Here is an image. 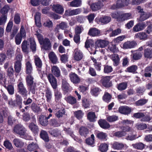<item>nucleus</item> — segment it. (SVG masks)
Masks as SVG:
<instances>
[{
  "instance_id": "f257e3e1",
  "label": "nucleus",
  "mask_w": 152,
  "mask_h": 152,
  "mask_svg": "<svg viewBox=\"0 0 152 152\" xmlns=\"http://www.w3.org/2000/svg\"><path fill=\"white\" fill-rule=\"evenodd\" d=\"M13 130L14 133L19 135L22 138L28 140H32V137L26 133V129L21 124L15 125L14 127Z\"/></svg>"
},
{
  "instance_id": "f03ea898",
  "label": "nucleus",
  "mask_w": 152,
  "mask_h": 152,
  "mask_svg": "<svg viewBox=\"0 0 152 152\" xmlns=\"http://www.w3.org/2000/svg\"><path fill=\"white\" fill-rule=\"evenodd\" d=\"M34 78L31 75H27L26 77V80L28 89L31 93L34 94L37 89L36 83L34 82Z\"/></svg>"
},
{
  "instance_id": "7ed1b4c3",
  "label": "nucleus",
  "mask_w": 152,
  "mask_h": 152,
  "mask_svg": "<svg viewBox=\"0 0 152 152\" xmlns=\"http://www.w3.org/2000/svg\"><path fill=\"white\" fill-rule=\"evenodd\" d=\"M111 78V76H102L99 82L104 87L109 88L113 86L112 82L110 80Z\"/></svg>"
},
{
  "instance_id": "20e7f679",
  "label": "nucleus",
  "mask_w": 152,
  "mask_h": 152,
  "mask_svg": "<svg viewBox=\"0 0 152 152\" xmlns=\"http://www.w3.org/2000/svg\"><path fill=\"white\" fill-rule=\"evenodd\" d=\"M17 90L18 92L21 95L23 98H26L28 96V91L24 86L23 83L20 81L17 85Z\"/></svg>"
},
{
  "instance_id": "39448f33",
  "label": "nucleus",
  "mask_w": 152,
  "mask_h": 152,
  "mask_svg": "<svg viewBox=\"0 0 152 152\" xmlns=\"http://www.w3.org/2000/svg\"><path fill=\"white\" fill-rule=\"evenodd\" d=\"M42 45V49L45 50H48L50 49L51 45L49 39L47 38H45L39 43Z\"/></svg>"
},
{
  "instance_id": "423d86ee",
  "label": "nucleus",
  "mask_w": 152,
  "mask_h": 152,
  "mask_svg": "<svg viewBox=\"0 0 152 152\" xmlns=\"http://www.w3.org/2000/svg\"><path fill=\"white\" fill-rule=\"evenodd\" d=\"M47 78L52 88L54 89H56L57 87V81L54 76L51 73H50L48 75Z\"/></svg>"
},
{
  "instance_id": "0eeeda50",
  "label": "nucleus",
  "mask_w": 152,
  "mask_h": 152,
  "mask_svg": "<svg viewBox=\"0 0 152 152\" xmlns=\"http://www.w3.org/2000/svg\"><path fill=\"white\" fill-rule=\"evenodd\" d=\"M62 88L63 94L65 95L69 93L72 90V87L69 84L65 81H62Z\"/></svg>"
},
{
  "instance_id": "6e6552de",
  "label": "nucleus",
  "mask_w": 152,
  "mask_h": 152,
  "mask_svg": "<svg viewBox=\"0 0 152 152\" xmlns=\"http://www.w3.org/2000/svg\"><path fill=\"white\" fill-rule=\"evenodd\" d=\"M28 128L34 135H36L38 134L39 129L36 123H35L34 122L30 123L29 124Z\"/></svg>"
},
{
  "instance_id": "1a4fd4ad",
  "label": "nucleus",
  "mask_w": 152,
  "mask_h": 152,
  "mask_svg": "<svg viewBox=\"0 0 152 152\" xmlns=\"http://www.w3.org/2000/svg\"><path fill=\"white\" fill-rule=\"evenodd\" d=\"M146 26L147 25L145 22H139L134 26L133 31L134 32H138L144 29Z\"/></svg>"
},
{
  "instance_id": "9d476101",
  "label": "nucleus",
  "mask_w": 152,
  "mask_h": 152,
  "mask_svg": "<svg viewBox=\"0 0 152 152\" xmlns=\"http://www.w3.org/2000/svg\"><path fill=\"white\" fill-rule=\"evenodd\" d=\"M109 42L108 41L100 39L97 40L95 42V45L96 48H104L107 46Z\"/></svg>"
},
{
  "instance_id": "9b49d317",
  "label": "nucleus",
  "mask_w": 152,
  "mask_h": 152,
  "mask_svg": "<svg viewBox=\"0 0 152 152\" xmlns=\"http://www.w3.org/2000/svg\"><path fill=\"white\" fill-rule=\"evenodd\" d=\"M118 111L121 114L128 115L130 113L132 109L131 108L127 106H121L119 107Z\"/></svg>"
},
{
  "instance_id": "f8f14e48",
  "label": "nucleus",
  "mask_w": 152,
  "mask_h": 152,
  "mask_svg": "<svg viewBox=\"0 0 152 152\" xmlns=\"http://www.w3.org/2000/svg\"><path fill=\"white\" fill-rule=\"evenodd\" d=\"M69 77L71 81L74 84H77L80 81V79L75 73L71 72L69 74Z\"/></svg>"
},
{
  "instance_id": "ddd939ff",
  "label": "nucleus",
  "mask_w": 152,
  "mask_h": 152,
  "mask_svg": "<svg viewBox=\"0 0 152 152\" xmlns=\"http://www.w3.org/2000/svg\"><path fill=\"white\" fill-rule=\"evenodd\" d=\"M137 45V43L134 41H127L123 44V48L125 49L133 48H135Z\"/></svg>"
},
{
  "instance_id": "4468645a",
  "label": "nucleus",
  "mask_w": 152,
  "mask_h": 152,
  "mask_svg": "<svg viewBox=\"0 0 152 152\" xmlns=\"http://www.w3.org/2000/svg\"><path fill=\"white\" fill-rule=\"evenodd\" d=\"M73 57L75 60L80 61L83 58L82 53L78 48H76L74 50Z\"/></svg>"
},
{
  "instance_id": "2eb2a0df",
  "label": "nucleus",
  "mask_w": 152,
  "mask_h": 152,
  "mask_svg": "<svg viewBox=\"0 0 152 152\" xmlns=\"http://www.w3.org/2000/svg\"><path fill=\"white\" fill-rule=\"evenodd\" d=\"M48 56L52 64H56L57 63L58 61V58L53 52H50L48 54Z\"/></svg>"
},
{
  "instance_id": "dca6fc26",
  "label": "nucleus",
  "mask_w": 152,
  "mask_h": 152,
  "mask_svg": "<svg viewBox=\"0 0 152 152\" xmlns=\"http://www.w3.org/2000/svg\"><path fill=\"white\" fill-rule=\"evenodd\" d=\"M79 133L82 137H86L89 134V129L86 127L82 126L79 129Z\"/></svg>"
},
{
  "instance_id": "f3484780",
  "label": "nucleus",
  "mask_w": 152,
  "mask_h": 152,
  "mask_svg": "<svg viewBox=\"0 0 152 152\" xmlns=\"http://www.w3.org/2000/svg\"><path fill=\"white\" fill-rule=\"evenodd\" d=\"M98 123L100 127L104 129H107L110 127L109 123L104 119H99Z\"/></svg>"
},
{
  "instance_id": "a211bd4d",
  "label": "nucleus",
  "mask_w": 152,
  "mask_h": 152,
  "mask_svg": "<svg viewBox=\"0 0 152 152\" xmlns=\"http://www.w3.org/2000/svg\"><path fill=\"white\" fill-rule=\"evenodd\" d=\"M51 71L52 74L57 78L59 77L61 75V71L59 68L56 66L54 65L52 66L51 68Z\"/></svg>"
},
{
  "instance_id": "6ab92c4d",
  "label": "nucleus",
  "mask_w": 152,
  "mask_h": 152,
  "mask_svg": "<svg viewBox=\"0 0 152 152\" xmlns=\"http://www.w3.org/2000/svg\"><path fill=\"white\" fill-rule=\"evenodd\" d=\"M53 10L56 12L60 14H62L64 12V9L63 7L59 4L53 5Z\"/></svg>"
},
{
  "instance_id": "aec40b11",
  "label": "nucleus",
  "mask_w": 152,
  "mask_h": 152,
  "mask_svg": "<svg viewBox=\"0 0 152 152\" xmlns=\"http://www.w3.org/2000/svg\"><path fill=\"white\" fill-rule=\"evenodd\" d=\"M148 35L145 32H141L136 34L134 36L136 38L139 39L140 40H145L148 38Z\"/></svg>"
},
{
  "instance_id": "412c9836",
  "label": "nucleus",
  "mask_w": 152,
  "mask_h": 152,
  "mask_svg": "<svg viewBox=\"0 0 152 152\" xmlns=\"http://www.w3.org/2000/svg\"><path fill=\"white\" fill-rule=\"evenodd\" d=\"M48 132L51 135L55 137H59L61 135L60 131L57 128L50 129Z\"/></svg>"
},
{
  "instance_id": "4be33fe9",
  "label": "nucleus",
  "mask_w": 152,
  "mask_h": 152,
  "mask_svg": "<svg viewBox=\"0 0 152 152\" xmlns=\"http://www.w3.org/2000/svg\"><path fill=\"white\" fill-rule=\"evenodd\" d=\"M25 65L26 73L28 75H31L33 71V67L31 63L29 61H28L26 63Z\"/></svg>"
},
{
  "instance_id": "5701e85b",
  "label": "nucleus",
  "mask_w": 152,
  "mask_h": 152,
  "mask_svg": "<svg viewBox=\"0 0 152 152\" xmlns=\"http://www.w3.org/2000/svg\"><path fill=\"white\" fill-rule=\"evenodd\" d=\"M152 16V14L149 12H142L140 15V19L141 21H144Z\"/></svg>"
},
{
  "instance_id": "b1692460",
  "label": "nucleus",
  "mask_w": 152,
  "mask_h": 152,
  "mask_svg": "<svg viewBox=\"0 0 152 152\" xmlns=\"http://www.w3.org/2000/svg\"><path fill=\"white\" fill-rule=\"evenodd\" d=\"M40 137L44 140L45 142H48L49 137L47 132L44 130H42L39 134Z\"/></svg>"
},
{
  "instance_id": "393cba45",
  "label": "nucleus",
  "mask_w": 152,
  "mask_h": 152,
  "mask_svg": "<svg viewBox=\"0 0 152 152\" xmlns=\"http://www.w3.org/2000/svg\"><path fill=\"white\" fill-rule=\"evenodd\" d=\"M15 101L17 106L20 109L22 108L23 99L21 96L18 94L15 95Z\"/></svg>"
},
{
  "instance_id": "a878e982",
  "label": "nucleus",
  "mask_w": 152,
  "mask_h": 152,
  "mask_svg": "<svg viewBox=\"0 0 152 152\" xmlns=\"http://www.w3.org/2000/svg\"><path fill=\"white\" fill-rule=\"evenodd\" d=\"M90 7L92 11H96L101 8V3L97 2L93 3L90 5Z\"/></svg>"
},
{
  "instance_id": "bb28decb",
  "label": "nucleus",
  "mask_w": 152,
  "mask_h": 152,
  "mask_svg": "<svg viewBox=\"0 0 152 152\" xmlns=\"http://www.w3.org/2000/svg\"><path fill=\"white\" fill-rule=\"evenodd\" d=\"M87 118L91 122H94L97 118L95 113L93 112H90L88 113L87 115Z\"/></svg>"
},
{
  "instance_id": "cd10ccee",
  "label": "nucleus",
  "mask_w": 152,
  "mask_h": 152,
  "mask_svg": "<svg viewBox=\"0 0 152 152\" xmlns=\"http://www.w3.org/2000/svg\"><path fill=\"white\" fill-rule=\"evenodd\" d=\"M96 136L99 140L103 141L107 140V133L103 132H99L96 133Z\"/></svg>"
},
{
  "instance_id": "c85d7f7f",
  "label": "nucleus",
  "mask_w": 152,
  "mask_h": 152,
  "mask_svg": "<svg viewBox=\"0 0 152 152\" xmlns=\"http://www.w3.org/2000/svg\"><path fill=\"white\" fill-rule=\"evenodd\" d=\"M39 121L40 124L43 126H46L48 124V119L44 115H41L39 118Z\"/></svg>"
},
{
  "instance_id": "c756f323",
  "label": "nucleus",
  "mask_w": 152,
  "mask_h": 152,
  "mask_svg": "<svg viewBox=\"0 0 152 152\" xmlns=\"http://www.w3.org/2000/svg\"><path fill=\"white\" fill-rule=\"evenodd\" d=\"M111 147L115 150H121L124 147V145L122 143H120L118 142H114L111 144Z\"/></svg>"
},
{
  "instance_id": "7c9ffc66",
  "label": "nucleus",
  "mask_w": 152,
  "mask_h": 152,
  "mask_svg": "<svg viewBox=\"0 0 152 152\" xmlns=\"http://www.w3.org/2000/svg\"><path fill=\"white\" fill-rule=\"evenodd\" d=\"M138 69V66L136 65H133L128 67L125 70L126 72L131 73L133 74H135L137 73V70Z\"/></svg>"
},
{
  "instance_id": "2f4dec72",
  "label": "nucleus",
  "mask_w": 152,
  "mask_h": 152,
  "mask_svg": "<svg viewBox=\"0 0 152 152\" xmlns=\"http://www.w3.org/2000/svg\"><path fill=\"white\" fill-rule=\"evenodd\" d=\"M100 33V31L97 29L94 28L89 29L88 34L93 37L98 36Z\"/></svg>"
},
{
  "instance_id": "473e14b6",
  "label": "nucleus",
  "mask_w": 152,
  "mask_h": 152,
  "mask_svg": "<svg viewBox=\"0 0 152 152\" xmlns=\"http://www.w3.org/2000/svg\"><path fill=\"white\" fill-rule=\"evenodd\" d=\"M127 82H122L117 85L116 87L120 91H122L125 90L127 87Z\"/></svg>"
},
{
  "instance_id": "72a5a7b5",
  "label": "nucleus",
  "mask_w": 152,
  "mask_h": 152,
  "mask_svg": "<svg viewBox=\"0 0 152 152\" xmlns=\"http://www.w3.org/2000/svg\"><path fill=\"white\" fill-rule=\"evenodd\" d=\"M144 56L147 58H152V48H148L144 50Z\"/></svg>"
},
{
  "instance_id": "f704fd0d",
  "label": "nucleus",
  "mask_w": 152,
  "mask_h": 152,
  "mask_svg": "<svg viewBox=\"0 0 152 152\" xmlns=\"http://www.w3.org/2000/svg\"><path fill=\"white\" fill-rule=\"evenodd\" d=\"M13 143L14 145L17 148H22L24 145V142L20 139L16 138L13 141Z\"/></svg>"
},
{
  "instance_id": "c9c22d12",
  "label": "nucleus",
  "mask_w": 152,
  "mask_h": 152,
  "mask_svg": "<svg viewBox=\"0 0 152 152\" xmlns=\"http://www.w3.org/2000/svg\"><path fill=\"white\" fill-rule=\"evenodd\" d=\"M65 99L67 102L72 105L74 104L77 103L76 98L71 95L65 97Z\"/></svg>"
},
{
  "instance_id": "e433bc0d",
  "label": "nucleus",
  "mask_w": 152,
  "mask_h": 152,
  "mask_svg": "<svg viewBox=\"0 0 152 152\" xmlns=\"http://www.w3.org/2000/svg\"><path fill=\"white\" fill-rule=\"evenodd\" d=\"M28 45H29V44H28L27 41L24 40L23 42L21 45V48L23 53H28L29 48L28 46Z\"/></svg>"
},
{
  "instance_id": "4c0bfd02",
  "label": "nucleus",
  "mask_w": 152,
  "mask_h": 152,
  "mask_svg": "<svg viewBox=\"0 0 152 152\" xmlns=\"http://www.w3.org/2000/svg\"><path fill=\"white\" fill-rule=\"evenodd\" d=\"M7 78L5 75L0 71V84L6 87L7 84Z\"/></svg>"
},
{
  "instance_id": "58836bf2",
  "label": "nucleus",
  "mask_w": 152,
  "mask_h": 152,
  "mask_svg": "<svg viewBox=\"0 0 152 152\" xmlns=\"http://www.w3.org/2000/svg\"><path fill=\"white\" fill-rule=\"evenodd\" d=\"M94 136L93 134L91 135V137L86 138L85 141L87 145L93 147V145L94 143Z\"/></svg>"
},
{
  "instance_id": "ea45409f",
  "label": "nucleus",
  "mask_w": 152,
  "mask_h": 152,
  "mask_svg": "<svg viewBox=\"0 0 152 152\" xmlns=\"http://www.w3.org/2000/svg\"><path fill=\"white\" fill-rule=\"evenodd\" d=\"M14 68L15 72V75H17L21 70L22 63H14Z\"/></svg>"
},
{
  "instance_id": "a19ab883",
  "label": "nucleus",
  "mask_w": 152,
  "mask_h": 152,
  "mask_svg": "<svg viewBox=\"0 0 152 152\" xmlns=\"http://www.w3.org/2000/svg\"><path fill=\"white\" fill-rule=\"evenodd\" d=\"M55 100L56 102H59L61 101L62 97L61 93L58 90H56L54 92Z\"/></svg>"
},
{
  "instance_id": "79ce46f5",
  "label": "nucleus",
  "mask_w": 152,
  "mask_h": 152,
  "mask_svg": "<svg viewBox=\"0 0 152 152\" xmlns=\"http://www.w3.org/2000/svg\"><path fill=\"white\" fill-rule=\"evenodd\" d=\"M108 48V49L111 52L113 53H115L117 52L118 48H116V45L113 42H109Z\"/></svg>"
},
{
  "instance_id": "37998d69",
  "label": "nucleus",
  "mask_w": 152,
  "mask_h": 152,
  "mask_svg": "<svg viewBox=\"0 0 152 152\" xmlns=\"http://www.w3.org/2000/svg\"><path fill=\"white\" fill-rule=\"evenodd\" d=\"M34 63L36 66V68L38 70H41L42 66V61L39 57L36 58L34 59Z\"/></svg>"
},
{
  "instance_id": "c03bdc74",
  "label": "nucleus",
  "mask_w": 152,
  "mask_h": 152,
  "mask_svg": "<svg viewBox=\"0 0 152 152\" xmlns=\"http://www.w3.org/2000/svg\"><path fill=\"white\" fill-rule=\"evenodd\" d=\"M113 61V65L116 66L119 63L120 58L119 56L117 54H114L112 55Z\"/></svg>"
},
{
  "instance_id": "a18cd8bd",
  "label": "nucleus",
  "mask_w": 152,
  "mask_h": 152,
  "mask_svg": "<svg viewBox=\"0 0 152 152\" xmlns=\"http://www.w3.org/2000/svg\"><path fill=\"white\" fill-rule=\"evenodd\" d=\"M39 148L38 145L33 142L28 144L27 147L28 150L30 151L36 150Z\"/></svg>"
},
{
  "instance_id": "49530a36",
  "label": "nucleus",
  "mask_w": 152,
  "mask_h": 152,
  "mask_svg": "<svg viewBox=\"0 0 152 152\" xmlns=\"http://www.w3.org/2000/svg\"><path fill=\"white\" fill-rule=\"evenodd\" d=\"M117 2L118 6L121 8L126 6L129 4V0H118Z\"/></svg>"
},
{
  "instance_id": "de8ad7c7",
  "label": "nucleus",
  "mask_w": 152,
  "mask_h": 152,
  "mask_svg": "<svg viewBox=\"0 0 152 152\" xmlns=\"http://www.w3.org/2000/svg\"><path fill=\"white\" fill-rule=\"evenodd\" d=\"M52 93L51 91L49 88H47L46 90L45 96L46 100L48 102H50L51 101L52 98Z\"/></svg>"
},
{
  "instance_id": "09e8293b",
  "label": "nucleus",
  "mask_w": 152,
  "mask_h": 152,
  "mask_svg": "<svg viewBox=\"0 0 152 152\" xmlns=\"http://www.w3.org/2000/svg\"><path fill=\"white\" fill-rule=\"evenodd\" d=\"M30 107L32 111L34 113H38L40 111V107L34 102L32 103Z\"/></svg>"
},
{
  "instance_id": "8fccbe9b",
  "label": "nucleus",
  "mask_w": 152,
  "mask_h": 152,
  "mask_svg": "<svg viewBox=\"0 0 152 152\" xmlns=\"http://www.w3.org/2000/svg\"><path fill=\"white\" fill-rule=\"evenodd\" d=\"M132 146L133 148L136 149L142 150L145 148V145L142 142H139L132 144Z\"/></svg>"
},
{
  "instance_id": "3c124183",
  "label": "nucleus",
  "mask_w": 152,
  "mask_h": 152,
  "mask_svg": "<svg viewBox=\"0 0 152 152\" xmlns=\"http://www.w3.org/2000/svg\"><path fill=\"white\" fill-rule=\"evenodd\" d=\"M111 20L110 17L104 16L100 18L99 21L104 24H106L109 22Z\"/></svg>"
},
{
  "instance_id": "603ef678",
  "label": "nucleus",
  "mask_w": 152,
  "mask_h": 152,
  "mask_svg": "<svg viewBox=\"0 0 152 152\" xmlns=\"http://www.w3.org/2000/svg\"><path fill=\"white\" fill-rule=\"evenodd\" d=\"M146 24L147 27L145 31L146 33L149 34L152 32V22L150 21H147Z\"/></svg>"
},
{
  "instance_id": "864d4df0",
  "label": "nucleus",
  "mask_w": 152,
  "mask_h": 152,
  "mask_svg": "<svg viewBox=\"0 0 152 152\" xmlns=\"http://www.w3.org/2000/svg\"><path fill=\"white\" fill-rule=\"evenodd\" d=\"M108 149V145L105 143H101L99 146V149L101 152H106Z\"/></svg>"
},
{
  "instance_id": "5fc2aeb1",
  "label": "nucleus",
  "mask_w": 152,
  "mask_h": 152,
  "mask_svg": "<svg viewBox=\"0 0 152 152\" xmlns=\"http://www.w3.org/2000/svg\"><path fill=\"white\" fill-rule=\"evenodd\" d=\"M111 15L113 18L116 19L117 21L121 22V14L120 15L119 12H117L112 13Z\"/></svg>"
},
{
  "instance_id": "6e6d98bb",
  "label": "nucleus",
  "mask_w": 152,
  "mask_h": 152,
  "mask_svg": "<svg viewBox=\"0 0 152 152\" xmlns=\"http://www.w3.org/2000/svg\"><path fill=\"white\" fill-rule=\"evenodd\" d=\"M131 14L130 13H124L121 14V22L131 18Z\"/></svg>"
},
{
  "instance_id": "4d7b16f0",
  "label": "nucleus",
  "mask_w": 152,
  "mask_h": 152,
  "mask_svg": "<svg viewBox=\"0 0 152 152\" xmlns=\"http://www.w3.org/2000/svg\"><path fill=\"white\" fill-rule=\"evenodd\" d=\"M111 97L112 96L108 92H105L103 96L102 99L103 101L108 103L110 101Z\"/></svg>"
},
{
  "instance_id": "13d9d810",
  "label": "nucleus",
  "mask_w": 152,
  "mask_h": 152,
  "mask_svg": "<svg viewBox=\"0 0 152 152\" xmlns=\"http://www.w3.org/2000/svg\"><path fill=\"white\" fill-rule=\"evenodd\" d=\"M24 36L20 34H17L15 38V42L16 45H19L21 43L23 37Z\"/></svg>"
},
{
  "instance_id": "bf43d9fd",
  "label": "nucleus",
  "mask_w": 152,
  "mask_h": 152,
  "mask_svg": "<svg viewBox=\"0 0 152 152\" xmlns=\"http://www.w3.org/2000/svg\"><path fill=\"white\" fill-rule=\"evenodd\" d=\"M30 44V48L33 53H34L36 50V45L34 40L30 39L29 40Z\"/></svg>"
},
{
  "instance_id": "052dcab7",
  "label": "nucleus",
  "mask_w": 152,
  "mask_h": 152,
  "mask_svg": "<svg viewBox=\"0 0 152 152\" xmlns=\"http://www.w3.org/2000/svg\"><path fill=\"white\" fill-rule=\"evenodd\" d=\"M148 100L145 99H140L135 102L136 105L137 106H142L145 104Z\"/></svg>"
},
{
  "instance_id": "680f3d73",
  "label": "nucleus",
  "mask_w": 152,
  "mask_h": 152,
  "mask_svg": "<svg viewBox=\"0 0 152 152\" xmlns=\"http://www.w3.org/2000/svg\"><path fill=\"white\" fill-rule=\"evenodd\" d=\"M81 4V1L80 0H74L70 2V6L72 7H78Z\"/></svg>"
},
{
  "instance_id": "e2e57ef3",
  "label": "nucleus",
  "mask_w": 152,
  "mask_h": 152,
  "mask_svg": "<svg viewBox=\"0 0 152 152\" xmlns=\"http://www.w3.org/2000/svg\"><path fill=\"white\" fill-rule=\"evenodd\" d=\"M104 73L108 74L113 71V69L111 66L105 64L104 65Z\"/></svg>"
},
{
  "instance_id": "0e129e2a",
  "label": "nucleus",
  "mask_w": 152,
  "mask_h": 152,
  "mask_svg": "<svg viewBox=\"0 0 152 152\" xmlns=\"http://www.w3.org/2000/svg\"><path fill=\"white\" fill-rule=\"evenodd\" d=\"M101 91L100 89L97 87H95L91 89V94L95 96H98L99 91Z\"/></svg>"
},
{
  "instance_id": "69168bd1",
  "label": "nucleus",
  "mask_w": 152,
  "mask_h": 152,
  "mask_svg": "<svg viewBox=\"0 0 152 152\" xmlns=\"http://www.w3.org/2000/svg\"><path fill=\"white\" fill-rule=\"evenodd\" d=\"M22 116V119L26 122H28L31 119L30 115L28 112H24Z\"/></svg>"
},
{
  "instance_id": "338daca9",
  "label": "nucleus",
  "mask_w": 152,
  "mask_h": 152,
  "mask_svg": "<svg viewBox=\"0 0 152 152\" xmlns=\"http://www.w3.org/2000/svg\"><path fill=\"white\" fill-rule=\"evenodd\" d=\"M75 116L79 120L81 119L83 117V113H82V111L81 110H78L75 111L74 112Z\"/></svg>"
},
{
  "instance_id": "774afa93",
  "label": "nucleus",
  "mask_w": 152,
  "mask_h": 152,
  "mask_svg": "<svg viewBox=\"0 0 152 152\" xmlns=\"http://www.w3.org/2000/svg\"><path fill=\"white\" fill-rule=\"evenodd\" d=\"M10 9L9 7L7 5H4L1 9L0 11L2 15H7L8 10Z\"/></svg>"
}]
</instances>
